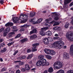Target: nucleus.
<instances>
[{
	"instance_id": "41",
	"label": "nucleus",
	"mask_w": 73,
	"mask_h": 73,
	"mask_svg": "<svg viewBox=\"0 0 73 73\" xmlns=\"http://www.w3.org/2000/svg\"><path fill=\"white\" fill-rule=\"evenodd\" d=\"M21 36V34H19L17 36H15V38H18V37H20V36Z\"/></svg>"
},
{
	"instance_id": "6",
	"label": "nucleus",
	"mask_w": 73,
	"mask_h": 73,
	"mask_svg": "<svg viewBox=\"0 0 73 73\" xmlns=\"http://www.w3.org/2000/svg\"><path fill=\"white\" fill-rule=\"evenodd\" d=\"M47 29H48V28L47 27L42 28L39 33L40 35L41 36H45V33L44 32V31H46Z\"/></svg>"
},
{
	"instance_id": "40",
	"label": "nucleus",
	"mask_w": 73,
	"mask_h": 73,
	"mask_svg": "<svg viewBox=\"0 0 73 73\" xmlns=\"http://www.w3.org/2000/svg\"><path fill=\"white\" fill-rule=\"evenodd\" d=\"M5 46V44L3 42L2 44H0V47L2 46V47H4Z\"/></svg>"
},
{
	"instance_id": "15",
	"label": "nucleus",
	"mask_w": 73,
	"mask_h": 73,
	"mask_svg": "<svg viewBox=\"0 0 73 73\" xmlns=\"http://www.w3.org/2000/svg\"><path fill=\"white\" fill-rule=\"evenodd\" d=\"M70 50L71 52H70L71 55H73V44L71 45L70 48Z\"/></svg>"
},
{
	"instance_id": "13",
	"label": "nucleus",
	"mask_w": 73,
	"mask_h": 73,
	"mask_svg": "<svg viewBox=\"0 0 73 73\" xmlns=\"http://www.w3.org/2000/svg\"><path fill=\"white\" fill-rule=\"evenodd\" d=\"M14 34L15 32H11L8 34V36H7V38H9L10 37H12V35H14Z\"/></svg>"
},
{
	"instance_id": "29",
	"label": "nucleus",
	"mask_w": 73,
	"mask_h": 73,
	"mask_svg": "<svg viewBox=\"0 0 73 73\" xmlns=\"http://www.w3.org/2000/svg\"><path fill=\"white\" fill-rule=\"evenodd\" d=\"M26 58L27 56H23L18 58V59H19V60H22L23 59Z\"/></svg>"
},
{
	"instance_id": "26",
	"label": "nucleus",
	"mask_w": 73,
	"mask_h": 73,
	"mask_svg": "<svg viewBox=\"0 0 73 73\" xmlns=\"http://www.w3.org/2000/svg\"><path fill=\"white\" fill-rule=\"evenodd\" d=\"M46 33L47 36H51L52 35V32L50 31H48L46 32Z\"/></svg>"
},
{
	"instance_id": "24",
	"label": "nucleus",
	"mask_w": 73,
	"mask_h": 73,
	"mask_svg": "<svg viewBox=\"0 0 73 73\" xmlns=\"http://www.w3.org/2000/svg\"><path fill=\"white\" fill-rule=\"evenodd\" d=\"M55 54L56 52H55V51H54V50H51L50 55H51V56H53V55H54V54Z\"/></svg>"
},
{
	"instance_id": "23",
	"label": "nucleus",
	"mask_w": 73,
	"mask_h": 73,
	"mask_svg": "<svg viewBox=\"0 0 73 73\" xmlns=\"http://www.w3.org/2000/svg\"><path fill=\"white\" fill-rule=\"evenodd\" d=\"M11 31V28L10 27H8L6 28L5 31L6 33H8L9 32Z\"/></svg>"
},
{
	"instance_id": "62",
	"label": "nucleus",
	"mask_w": 73,
	"mask_h": 73,
	"mask_svg": "<svg viewBox=\"0 0 73 73\" xmlns=\"http://www.w3.org/2000/svg\"><path fill=\"white\" fill-rule=\"evenodd\" d=\"M66 46H64L63 47V48H64V49H65V48H66Z\"/></svg>"
},
{
	"instance_id": "63",
	"label": "nucleus",
	"mask_w": 73,
	"mask_h": 73,
	"mask_svg": "<svg viewBox=\"0 0 73 73\" xmlns=\"http://www.w3.org/2000/svg\"><path fill=\"white\" fill-rule=\"evenodd\" d=\"M42 13H46V11H44L42 12Z\"/></svg>"
},
{
	"instance_id": "28",
	"label": "nucleus",
	"mask_w": 73,
	"mask_h": 73,
	"mask_svg": "<svg viewBox=\"0 0 73 73\" xmlns=\"http://www.w3.org/2000/svg\"><path fill=\"white\" fill-rule=\"evenodd\" d=\"M48 72L49 73H52L53 72V68L52 67H50L49 68L48 70Z\"/></svg>"
},
{
	"instance_id": "14",
	"label": "nucleus",
	"mask_w": 73,
	"mask_h": 73,
	"mask_svg": "<svg viewBox=\"0 0 73 73\" xmlns=\"http://www.w3.org/2000/svg\"><path fill=\"white\" fill-rule=\"evenodd\" d=\"M42 20V19L40 18L35 23V24H39L40 23Z\"/></svg>"
},
{
	"instance_id": "50",
	"label": "nucleus",
	"mask_w": 73,
	"mask_h": 73,
	"mask_svg": "<svg viewBox=\"0 0 73 73\" xmlns=\"http://www.w3.org/2000/svg\"><path fill=\"white\" fill-rule=\"evenodd\" d=\"M6 70V69H4V68H3L1 70V72H4V71H5Z\"/></svg>"
},
{
	"instance_id": "20",
	"label": "nucleus",
	"mask_w": 73,
	"mask_h": 73,
	"mask_svg": "<svg viewBox=\"0 0 73 73\" xmlns=\"http://www.w3.org/2000/svg\"><path fill=\"white\" fill-rule=\"evenodd\" d=\"M72 0H65L64 1V5H66L67 4H68L70 2H71Z\"/></svg>"
},
{
	"instance_id": "59",
	"label": "nucleus",
	"mask_w": 73,
	"mask_h": 73,
	"mask_svg": "<svg viewBox=\"0 0 73 73\" xmlns=\"http://www.w3.org/2000/svg\"><path fill=\"white\" fill-rule=\"evenodd\" d=\"M0 60L1 62L3 61V58H0Z\"/></svg>"
},
{
	"instance_id": "7",
	"label": "nucleus",
	"mask_w": 73,
	"mask_h": 73,
	"mask_svg": "<svg viewBox=\"0 0 73 73\" xmlns=\"http://www.w3.org/2000/svg\"><path fill=\"white\" fill-rule=\"evenodd\" d=\"M39 44L38 43H36L33 44L32 51L33 52H35L37 50V49H36L37 46L39 45Z\"/></svg>"
},
{
	"instance_id": "12",
	"label": "nucleus",
	"mask_w": 73,
	"mask_h": 73,
	"mask_svg": "<svg viewBox=\"0 0 73 73\" xmlns=\"http://www.w3.org/2000/svg\"><path fill=\"white\" fill-rule=\"evenodd\" d=\"M54 15H55V17L54 18V19L55 20H58L59 19V18L58 17L59 15H58L56 13H54Z\"/></svg>"
},
{
	"instance_id": "31",
	"label": "nucleus",
	"mask_w": 73,
	"mask_h": 73,
	"mask_svg": "<svg viewBox=\"0 0 73 73\" xmlns=\"http://www.w3.org/2000/svg\"><path fill=\"white\" fill-rule=\"evenodd\" d=\"M46 56L48 60H51L52 59V56L50 55H46Z\"/></svg>"
},
{
	"instance_id": "54",
	"label": "nucleus",
	"mask_w": 73,
	"mask_h": 73,
	"mask_svg": "<svg viewBox=\"0 0 73 73\" xmlns=\"http://www.w3.org/2000/svg\"><path fill=\"white\" fill-rule=\"evenodd\" d=\"M20 72H20V70H18L16 71V72L17 73H20Z\"/></svg>"
},
{
	"instance_id": "17",
	"label": "nucleus",
	"mask_w": 73,
	"mask_h": 73,
	"mask_svg": "<svg viewBox=\"0 0 73 73\" xmlns=\"http://www.w3.org/2000/svg\"><path fill=\"white\" fill-rule=\"evenodd\" d=\"M15 19H14V20L15 21V23H19L20 21H21L19 19V17H14Z\"/></svg>"
},
{
	"instance_id": "42",
	"label": "nucleus",
	"mask_w": 73,
	"mask_h": 73,
	"mask_svg": "<svg viewBox=\"0 0 73 73\" xmlns=\"http://www.w3.org/2000/svg\"><path fill=\"white\" fill-rule=\"evenodd\" d=\"M53 38L54 40H58L60 39V38L59 37H54Z\"/></svg>"
},
{
	"instance_id": "61",
	"label": "nucleus",
	"mask_w": 73,
	"mask_h": 73,
	"mask_svg": "<svg viewBox=\"0 0 73 73\" xmlns=\"http://www.w3.org/2000/svg\"><path fill=\"white\" fill-rule=\"evenodd\" d=\"M54 36L55 37H57V36H58V34H55V35Z\"/></svg>"
},
{
	"instance_id": "60",
	"label": "nucleus",
	"mask_w": 73,
	"mask_h": 73,
	"mask_svg": "<svg viewBox=\"0 0 73 73\" xmlns=\"http://www.w3.org/2000/svg\"><path fill=\"white\" fill-rule=\"evenodd\" d=\"M71 24H73V19L72 20V21H71Z\"/></svg>"
},
{
	"instance_id": "5",
	"label": "nucleus",
	"mask_w": 73,
	"mask_h": 73,
	"mask_svg": "<svg viewBox=\"0 0 73 73\" xmlns=\"http://www.w3.org/2000/svg\"><path fill=\"white\" fill-rule=\"evenodd\" d=\"M48 38H44L43 39V42L45 45H48L49 44V40L50 41H52L53 39L51 38L48 37Z\"/></svg>"
},
{
	"instance_id": "2",
	"label": "nucleus",
	"mask_w": 73,
	"mask_h": 73,
	"mask_svg": "<svg viewBox=\"0 0 73 73\" xmlns=\"http://www.w3.org/2000/svg\"><path fill=\"white\" fill-rule=\"evenodd\" d=\"M64 44V42L61 40H60L55 42L52 45V46L56 48L57 46V45H58L59 48H61L63 47Z\"/></svg>"
},
{
	"instance_id": "32",
	"label": "nucleus",
	"mask_w": 73,
	"mask_h": 73,
	"mask_svg": "<svg viewBox=\"0 0 73 73\" xmlns=\"http://www.w3.org/2000/svg\"><path fill=\"white\" fill-rule=\"evenodd\" d=\"M29 26H29V25H27V24H25L23 25L22 26H21V27H22V28H27V27H29Z\"/></svg>"
},
{
	"instance_id": "36",
	"label": "nucleus",
	"mask_w": 73,
	"mask_h": 73,
	"mask_svg": "<svg viewBox=\"0 0 73 73\" xmlns=\"http://www.w3.org/2000/svg\"><path fill=\"white\" fill-rule=\"evenodd\" d=\"M52 19V18H49V19H46V20H45L46 21V23H49V22L50 21H51Z\"/></svg>"
},
{
	"instance_id": "30",
	"label": "nucleus",
	"mask_w": 73,
	"mask_h": 73,
	"mask_svg": "<svg viewBox=\"0 0 73 73\" xmlns=\"http://www.w3.org/2000/svg\"><path fill=\"white\" fill-rule=\"evenodd\" d=\"M65 71L62 70H59L56 73H64Z\"/></svg>"
},
{
	"instance_id": "34",
	"label": "nucleus",
	"mask_w": 73,
	"mask_h": 73,
	"mask_svg": "<svg viewBox=\"0 0 73 73\" xmlns=\"http://www.w3.org/2000/svg\"><path fill=\"white\" fill-rule=\"evenodd\" d=\"M15 43V41H13L10 43H9L8 44H7V45L9 46H10L11 45H12V44H13Z\"/></svg>"
},
{
	"instance_id": "11",
	"label": "nucleus",
	"mask_w": 73,
	"mask_h": 73,
	"mask_svg": "<svg viewBox=\"0 0 73 73\" xmlns=\"http://www.w3.org/2000/svg\"><path fill=\"white\" fill-rule=\"evenodd\" d=\"M50 23L51 24H54L53 25V26H55L56 25H59L60 24V22H56L54 21H53L52 22H51Z\"/></svg>"
},
{
	"instance_id": "10",
	"label": "nucleus",
	"mask_w": 73,
	"mask_h": 73,
	"mask_svg": "<svg viewBox=\"0 0 73 73\" xmlns=\"http://www.w3.org/2000/svg\"><path fill=\"white\" fill-rule=\"evenodd\" d=\"M51 50H50L49 49H44V51L45 53L47 54H49L50 55Z\"/></svg>"
},
{
	"instance_id": "25",
	"label": "nucleus",
	"mask_w": 73,
	"mask_h": 73,
	"mask_svg": "<svg viewBox=\"0 0 73 73\" xmlns=\"http://www.w3.org/2000/svg\"><path fill=\"white\" fill-rule=\"evenodd\" d=\"M33 56V54H30L27 57V60H29V59H31V58H32V57Z\"/></svg>"
},
{
	"instance_id": "37",
	"label": "nucleus",
	"mask_w": 73,
	"mask_h": 73,
	"mask_svg": "<svg viewBox=\"0 0 73 73\" xmlns=\"http://www.w3.org/2000/svg\"><path fill=\"white\" fill-rule=\"evenodd\" d=\"M24 64H25V62H22L19 63V65L20 66H21V65H24Z\"/></svg>"
},
{
	"instance_id": "44",
	"label": "nucleus",
	"mask_w": 73,
	"mask_h": 73,
	"mask_svg": "<svg viewBox=\"0 0 73 73\" xmlns=\"http://www.w3.org/2000/svg\"><path fill=\"white\" fill-rule=\"evenodd\" d=\"M58 27H55L53 28V29L54 30H58Z\"/></svg>"
},
{
	"instance_id": "8",
	"label": "nucleus",
	"mask_w": 73,
	"mask_h": 73,
	"mask_svg": "<svg viewBox=\"0 0 73 73\" xmlns=\"http://www.w3.org/2000/svg\"><path fill=\"white\" fill-rule=\"evenodd\" d=\"M19 18H21V19L24 20H27L28 18V15L25 14H21Z\"/></svg>"
},
{
	"instance_id": "16",
	"label": "nucleus",
	"mask_w": 73,
	"mask_h": 73,
	"mask_svg": "<svg viewBox=\"0 0 73 73\" xmlns=\"http://www.w3.org/2000/svg\"><path fill=\"white\" fill-rule=\"evenodd\" d=\"M13 23H8L6 24L5 25V26L7 27H11L13 25Z\"/></svg>"
},
{
	"instance_id": "27",
	"label": "nucleus",
	"mask_w": 73,
	"mask_h": 73,
	"mask_svg": "<svg viewBox=\"0 0 73 73\" xmlns=\"http://www.w3.org/2000/svg\"><path fill=\"white\" fill-rule=\"evenodd\" d=\"M28 41V38H26L21 40V42H22V43H23V42H25V41Z\"/></svg>"
},
{
	"instance_id": "46",
	"label": "nucleus",
	"mask_w": 73,
	"mask_h": 73,
	"mask_svg": "<svg viewBox=\"0 0 73 73\" xmlns=\"http://www.w3.org/2000/svg\"><path fill=\"white\" fill-rule=\"evenodd\" d=\"M7 33L5 32H5L3 33L4 37H5V36H7Z\"/></svg>"
},
{
	"instance_id": "21",
	"label": "nucleus",
	"mask_w": 73,
	"mask_h": 73,
	"mask_svg": "<svg viewBox=\"0 0 73 73\" xmlns=\"http://www.w3.org/2000/svg\"><path fill=\"white\" fill-rule=\"evenodd\" d=\"M37 36L36 35H34L32 36H30V38L31 40H33V39H35L36 38Z\"/></svg>"
},
{
	"instance_id": "49",
	"label": "nucleus",
	"mask_w": 73,
	"mask_h": 73,
	"mask_svg": "<svg viewBox=\"0 0 73 73\" xmlns=\"http://www.w3.org/2000/svg\"><path fill=\"white\" fill-rule=\"evenodd\" d=\"M31 51H32V50L31 49H29L27 50V53H30Z\"/></svg>"
},
{
	"instance_id": "52",
	"label": "nucleus",
	"mask_w": 73,
	"mask_h": 73,
	"mask_svg": "<svg viewBox=\"0 0 73 73\" xmlns=\"http://www.w3.org/2000/svg\"><path fill=\"white\" fill-rule=\"evenodd\" d=\"M70 7H72V5H73V2H72L69 5Z\"/></svg>"
},
{
	"instance_id": "39",
	"label": "nucleus",
	"mask_w": 73,
	"mask_h": 73,
	"mask_svg": "<svg viewBox=\"0 0 73 73\" xmlns=\"http://www.w3.org/2000/svg\"><path fill=\"white\" fill-rule=\"evenodd\" d=\"M66 73H73V70H70L67 71Z\"/></svg>"
},
{
	"instance_id": "1",
	"label": "nucleus",
	"mask_w": 73,
	"mask_h": 73,
	"mask_svg": "<svg viewBox=\"0 0 73 73\" xmlns=\"http://www.w3.org/2000/svg\"><path fill=\"white\" fill-rule=\"evenodd\" d=\"M46 60L44 58H42L39 60L36 63V66H38L42 65V66H48L49 65V63L48 62L46 63Z\"/></svg>"
},
{
	"instance_id": "58",
	"label": "nucleus",
	"mask_w": 73,
	"mask_h": 73,
	"mask_svg": "<svg viewBox=\"0 0 73 73\" xmlns=\"http://www.w3.org/2000/svg\"><path fill=\"white\" fill-rule=\"evenodd\" d=\"M34 19H32L31 20V22H32V23H33V22H34Z\"/></svg>"
},
{
	"instance_id": "33",
	"label": "nucleus",
	"mask_w": 73,
	"mask_h": 73,
	"mask_svg": "<svg viewBox=\"0 0 73 73\" xmlns=\"http://www.w3.org/2000/svg\"><path fill=\"white\" fill-rule=\"evenodd\" d=\"M7 50V49L5 48H3V50H1V53H3L4 52H5Z\"/></svg>"
},
{
	"instance_id": "4",
	"label": "nucleus",
	"mask_w": 73,
	"mask_h": 73,
	"mask_svg": "<svg viewBox=\"0 0 73 73\" xmlns=\"http://www.w3.org/2000/svg\"><path fill=\"white\" fill-rule=\"evenodd\" d=\"M66 37L69 40L72 41H73V32H72L70 34L68 33H67Z\"/></svg>"
},
{
	"instance_id": "18",
	"label": "nucleus",
	"mask_w": 73,
	"mask_h": 73,
	"mask_svg": "<svg viewBox=\"0 0 73 73\" xmlns=\"http://www.w3.org/2000/svg\"><path fill=\"white\" fill-rule=\"evenodd\" d=\"M37 32V30L36 29H34L30 32V35H32L33 33H36Z\"/></svg>"
},
{
	"instance_id": "43",
	"label": "nucleus",
	"mask_w": 73,
	"mask_h": 73,
	"mask_svg": "<svg viewBox=\"0 0 73 73\" xmlns=\"http://www.w3.org/2000/svg\"><path fill=\"white\" fill-rule=\"evenodd\" d=\"M68 67H73V65L72 64H71L70 65L69 64H67V66H68Z\"/></svg>"
},
{
	"instance_id": "55",
	"label": "nucleus",
	"mask_w": 73,
	"mask_h": 73,
	"mask_svg": "<svg viewBox=\"0 0 73 73\" xmlns=\"http://www.w3.org/2000/svg\"><path fill=\"white\" fill-rule=\"evenodd\" d=\"M12 28L13 29H17V27L16 26H14Z\"/></svg>"
},
{
	"instance_id": "9",
	"label": "nucleus",
	"mask_w": 73,
	"mask_h": 73,
	"mask_svg": "<svg viewBox=\"0 0 73 73\" xmlns=\"http://www.w3.org/2000/svg\"><path fill=\"white\" fill-rule=\"evenodd\" d=\"M63 57L64 59H69V54L66 52H64L63 54Z\"/></svg>"
},
{
	"instance_id": "38",
	"label": "nucleus",
	"mask_w": 73,
	"mask_h": 73,
	"mask_svg": "<svg viewBox=\"0 0 73 73\" xmlns=\"http://www.w3.org/2000/svg\"><path fill=\"white\" fill-rule=\"evenodd\" d=\"M44 58V56L42 55H40L38 56V58Z\"/></svg>"
},
{
	"instance_id": "3",
	"label": "nucleus",
	"mask_w": 73,
	"mask_h": 73,
	"mask_svg": "<svg viewBox=\"0 0 73 73\" xmlns=\"http://www.w3.org/2000/svg\"><path fill=\"white\" fill-rule=\"evenodd\" d=\"M56 65L59 66L60 68H61L62 66V62L60 61H57L55 62L53 64L54 68L55 69H59V67L56 66Z\"/></svg>"
},
{
	"instance_id": "53",
	"label": "nucleus",
	"mask_w": 73,
	"mask_h": 73,
	"mask_svg": "<svg viewBox=\"0 0 73 73\" xmlns=\"http://www.w3.org/2000/svg\"><path fill=\"white\" fill-rule=\"evenodd\" d=\"M24 31V29L23 28L21 29L20 30V32H21L22 31Z\"/></svg>"
},
{
	"instance_id": "22",
	"label": "nucleus",
	"mask_w": 73,
	"mask_h": 73,
	"mask_svg": "<svg viewBox=\"0 0 73 73\" xmlns=\"http://www.w3.org/2000/svg\"><path fill=\"white\" fill-rule=\"evenodd\" d=\"M35 13H33L32 12H31L29 14V16L31 17H32L35 15Z\"/></svg>"
},
{
	"instance_id": "51",
	"label": "nucleus",
	"mask_w": 73,
	"mask_h": 73,
	"mask_svg": "<svg viewBox=\"0 0 73 73\" xmlns=\"http://www.w3.org/2000/svg\"><path fill=\"white\" fill-rule=\"evenodd\" d=\"M0 3L1 4H3V3H4V1L3 0H1L0 1Z\"/></svg>"
},
{
	"instance_id": "57",
	"label": "nucleus",
	"mask_w": 73,
	"mask_h": 73,
	"mask_svg": "<svg viewBox=\"0 0 73 73\" xmlns=\"http://www.w3.org/2000/svg\"><path fill=\"white\" fill-rule=\"evenodd\" d=\"M4 41V40L3 39H0V42H2Z\"/></svg>"
},
{
	"instance_id": "35",
	"label": "nucleus",
	"mask_w": 73,
	"mask_h": 73,
	"mask_svg": "<svg viewBox=\"0 0 73 73\" xmlns=\"http://www.w3.org/2000/svg\"><path fill=\"white\" fill-rule=\"evenodd\" d=\"M70 24L68 23H66V25H65V27L66 28H68V27H69V25Z\"/></svg>"
},
{
	"instance_id": "19",
	"label": "nucleus",
	"mask_w": 73,
	"mask_h": 73,
	"mask_svg": "<svg viewBox=\"0 0 73 73\" xmlns=\"http://www.w3.org/2000/svg\"><path fill=\"white\" fill-rule=\"evenodd\" d=\"M25 69L27 70H30V67L28 64L25 65Z\"/></svg>"
},
{
	"instance_id": "45",
	"label": "nucleus",
	"mask_w": 73,
	"mask_h": 73,
	"mask_svg": "<svg viewBox=\"0 0 73 73\" xmlns=\"http://www.w3.org/2000/svg\"><path fill=\"white\" fill-rule=\"evenodd\" d=\"M18 52H19V51H18V50H17L16 51H15V52L13 54L14 56H15L16 55V54H17V53H18Z\"/></svg>"
},
{
	"instance_id": "47",
	"label": "nucleus",
	"mask_w": 73,
	"mask_h": 73,
	"mask_svg": "<svg viewBox=\"0 0 73 73\" xmlns=\"http://www.w3.org/2000/svg\"><path fill=\"white\" fill-rule=\"evenodd\" d=\"M22 72H25V68H23L21 69Z\"/></svg>"
},
{
	"instance_id": "48",
	"label": "nucleus",
	"mask_w": 73,
	"mask_h": 73,
	"mask_svg": "<svg viewBox=\"0 0 73 73\" xmlns=\"http://www.w3.org/2000/svg\"><path fill=\"white\" fill-rule=\"evenodd\" d=\"M4 30V28H2L1 29H0V32H1L2 31H3Z\"/></svg>"
},
{
	"instance_id": "56",
	"label": "nucleus",
	"mask_w": 73,
	"mask_h": 73,
	"mask_svg": "<svg viewBox=\"0 0 73 73\" xmlns=\"http://www.w3.org/2000/svg\"><path fill=\"white\" fill-rule=\"evenodd\" d=\"M43 73H48V70H46L44 71Z\"/></svg>"
},
{
	"instance_id": "64",
	"label": "nucleus",
	"mask_w": 73,
	"mask_h": 73,
	"mask_svg": "<svg viewBox=\"0 0 73 73\" xmlns=\"http://www.w3.org/2000/svg\"><path fill=\"white\" fill-rule=\"evenodd\" d=\"M14 71H12L11 72V73H14Z\"/></svg>"
}]
</instances>
